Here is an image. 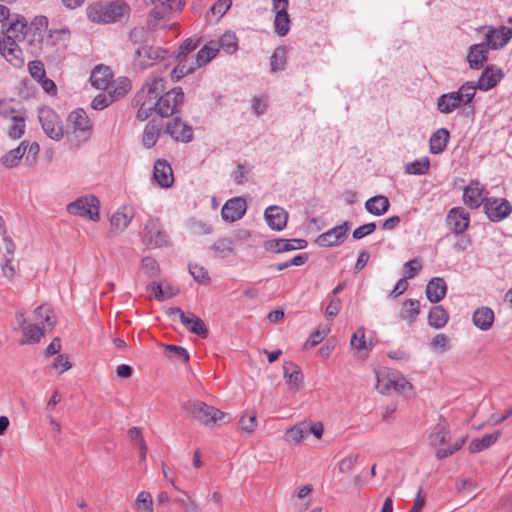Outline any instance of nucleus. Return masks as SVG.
<instances>
[{"mask_svg": "<svg viewBox=\"0 0 512 512\" xmlns=\"http://www.w3.org/2000/svg\"><path fill=\"white\" fill-rule=\"evenodd\" d=\"M477 89V82L466 81L455 92L458 94V96H460L463 106H465L473 101Z\"/></svg>", "mask_w": 512, "mask_h": 512, "instance_id": "de8ad7c7", "label": "nucleus"}, {"mask_svg": "<svg viewBox=\"0 0 512 512\" xmlns=\"http://www.w3.org/2000/svg\"><path fill=\"white\" fill-rule=\"evenodd\" d=\"M306 437L307 431L305 430L303 423L289 428L285 433V440L294 444H299Z\"/></svg>", "mask_w": 512, "mask_h": 512, "instance_id": "5fc2aeb1", "label": "nucleus"}, {"mask_svg": "<svg viewBox=\"0 0 512 512\" xmlns=\"http://www.w3.org/2000/svg\"><path fill=\"white\" fill-rule=\"evenodd\" d=\"M184 102V92L181 87H175L158 98V115L169 118L181 111Z\"/></svg>", "mask_w": 512, "mask_h": 512, "instance_id": "423d86ee", "label": "nucleus"}, {"mask_svg": "<svg viewBox=\"0 0 512 512\" xmlns=\"http://www.w3.org/2000/svg\"><path fill=\"white\" fill-rule=\"evenodd\" d=\"M349 228L350 223L345 221L320 234L316 239V243L322 247L338 246L345 241Z\"/></svg>", "mask_w": 512, "mask_h": 512, "instance_id": "ddd939ff", "label": "nucleus"}, {"mask_svg": "<svg viewBox=\"0 0 512 512\" xmlns=\"http://www.w3.org/2000/svg\"><path fill=\"white\" fill-rule=\"evenodd\" d=\"M210 249L213 251L215 257L224 259L234 254L235 241L230 237H222L217 239Z\"/></svg>", "mask_w": 512, "mask_h": 512, "instance_id": "72a5a7b5", "label": "nucleus"}, {"mask_svg": "<svg viewBox=\"0 0 512 512\" xmlns=\"http://www.w3.org/2000/svg\"><path fill=\"white\" fill-rule=\"evenodd\" d=\"M450 437V430L448 423L443 416H440L439 422L434 427L433 431L429 436L430 444L434 447L446 443Z\"/></svg>", "mask_w": 512, "mask_h": 512, "instance_id": "2f4dec72", "label": "nucleus"}, {"mask_svg": "<svg viewBox=\"0 0 512 512\" xmlns=\"http://www.w3.org/2000/svg\"><path fill=\"white\" fill-rule=\"evenodd\" d=\"M16 33L3 34L0 39V54L14 67L20 68L24 65L23 47L15 37Z\"/></svg>", "mask_w": 512, "mask_h": 512, "instance_id": "39448f33", "label": "nucleus"}, {"mask_svg": "<svg viewBox=\"0 0 512 512\" xmlns=\"http://www.w3.org/2000/svg\"><path fill=\"white\" fill-rule=\"evenodd\" d=\"M512 38V28H508L504 25L494 28L488 27L485 35L487 46L492 50L503 48Z\"/></svg>", "mask_w": 512, "mask_h": 512, "instance_id": "a211bd4d", "label": "nucleus"}, {"mask_svg": "<svg viewBox=\"0 0 512 512\" xmlns=\"http://www.w3.org/2000/svg\"><path fill=\"white\" fill-rule=\"evenodd\" d=\"M144 92H137L132 99V106L136 107L138 105L150 107L152 111L158 114V98H153L151 96H144Z\"/></svg>", "mask_w": 512, "mask_h": 512, "instance_id": "6e6d98bb", "label": "nucleus"}, {"mask_svg": "<svg viewBox=\"0 0 512 512\" xmlns=\"http://www.w3.org/2000/svg\"><path fill=\"white\" fill-rule=\"evenodd\" d=\"M164 134H168L173 140L182 143H189L194 138L192 127L182 121L180 117H174L167 122Z\"/></svg>", "mask_w": 512, "mask_h": 512, "instance_id": "f8f14e48", "label": "nucleus"}, {"mask_svg": "<svg viewBox=\"0 0 512 512\" xmlns=\"http://www.w3.org/2000/svg\"><path fill=\"white\" fill-rule=\"evenodd\" d=\"M351 347L356 349L357 351H369L373 347L372 342H367L365 339V330L364 328H358L356 332L351 337Z\"/></svg>", "mask_w": 512, "mask_h": 512, "instance_id": "603ef678", "label": "nucleus"}, {"mask_svg": "<svg viewBox=\"0 0 512 512\" xmlns=\"http://www.w3.org/2000/svg\"><path fill=\"white\" fill-rule=\"evenodd\" d=\"M130 6L123 0L95 2L86 8L87 18L96 24L126 23L130 18Z\"/></svg>", "mask_w": 512, "mask_h": 512, "instance_id": "f03ea898", "label": "nucleus"}, {"mask_svg": "<svg viewBox=\"0 0 512 512\" xmlns=\"http://www.w3.org/2000/svg\"><path fill=\"white\" fill-rule=\"evenodd\" d=\"M390 208L389 199L384 195H376L365 202V209L374 216H382Z\"/></svg>", "mask_w": 512, "mask_h": 512, "instance_id": "7c9ffc66", "label": "nucleus"}, {"mask_svg": "<svg viewBox=\"0 0 512 512\" xmlns=\"http://www.w3.org/2000/svg\"><path fill=\"white\" fill-rule=\"evenodd\" d=\"M504 77L501 68L496 65H488L480 75L477 81V87L481 91H488L494 88Z\"/></svg>", "mask_w": 512, "mask_h": 512, "instance_id": "412c9836", "label": "nucleus"}, {"mask_svg": "<svg viewBox=\"0 0 512 512\" xmlns=\"http://www.w3.org/2000/svg\"><path fill=\"white\" fill-rule=\"evenodd\" d=\"M142 267L146 271L149 277H156L159 273L158 262L149 256L142 259Z\"/></svg>", "mask_w": 512, "mask_h": 512, "instance_id": "774afa93", "label": "nucleus"}, {"mask_svg": "<svg viewBox=\"0 0 512 512\" xmlns=\"http://www.w3.org/2000/svg\"><path fill=\"white\" fill-rule=\"evenodd\" d=\"M131 89V81L127 77L116 79L111 85H108V93L116 100L124 97Z\"/></svg>", "mask_w": 512, "mask_h": 512, "instance_id": "a18cd8bd", "label": "nucleus"}, {"mask_svg": "<svg viewBox=\"0 0 512 512\" xmlns=\"http://www.w3.org/2000/svg\"><path fill=\"white\" fill-rule=\"evenodd\" d=\"M111 73L108 67L103 65L96 66L90 76L91 84L98 89H107Z\"/></svg>", "mask_w": 512, "mask_h": 512, "instance_id": "ea45409f", "label": "nucleus"}, {"mask_svg": "<svg viewBox=\"0 0 512 512\" xmlns=\"http://www.w3.org/2000/svg\"><path fill=\"white\" fill-rule=\"evenodd\" d=\"M239 425L245 432H254L257 427L256 414H244L239 420Z\"/></svg>", "mask_w": 512, "mask_h": 512, "instance_id": "0e129e2a", "label": "nucleus"}, {"mask_svg": "<svg viewBox=\"0 0 512 512\" xmlns=\"http://www.w3.org/2000/svg\"><path fill=\"white\" fill-rule=\"evenodd\" d=\"M426 297L431 303H438L445 298L447 284L441 277H433L426 286Z\"/></svg>", "mask_w": 512, "mask_h": 512, "instance_id": "393cba45", "label": "nucleus"}, {"mask_svg": "<svg viewBox=\"0 0 512 512\" xmlns=\"http://www.w3.org/2000/svg\"><path fill=\"white\" fill-rule=\"evenodd\" d=\"M420 313V302L416 299H407L400 310V318L414 323Z\"/></svg>", "mask_w": 512, "mask_h": 512, "instance_id": "37998d69", "label": "nucleus"}, {"mask_svg": "<svg viewBox=\"0 0 512 512\" xmlns=\"http://www.w3.org/2000/svg\"><path fill=\"white\" fill-rule=\"evenodd\" d=\"M217 46L228 54H234L238 49V39L233 32H226L219 39Z\"/></svg>", "mask_w": 512, "mask_h": 512, "instance_id": "8fccbe9b", "label": "nucleus"}, {"mask_svg": "<svg viewBox=\"0 0 512 512\" xmlns=\"http://www.w3.org/2000/svg\"><path fill=\"white\" fill-rule=\"evenodd\" d=\"M99 205L97 197H80L67 206V211L76 216L88 218L92 221L99 220Z\"/></svg>", "mask_w": 512, "mask_h": 512, "instance_id": "6e6552de", "label": "nucleus"}, {"mask_svg": "<svg viewBox=\"0 0 512 512\" xmlns=\"http://www.w3.org/2000/svg\"><path fill=\"white\" fill-rule=\"evenodd\" d=\"M484 213L491 222H500L512 213V204L504 198H486L483 206Z\"/></svg>", "mask_w": 512, "mask_h": 512, "instance_id": "9d476101", "label": "nucleus"}, {"mask_svg": "<svg viewBox=\"0 0 512 512\" xmlns=\"http://www.w3.org/2000/svg\"><path fill=\"white\" fill-rule=\"evenodd\" d=\"M450 139V133L446 128H439L432 133L429 139V151L431 154H441Z\"/></svg>", "mask_w": 512, "mask_h": 512, "instance_id": "c85d7f7f", "label": "nucleus"}, {"mask_svg": "<svg viewBox=\"0 0 512 512\" xmlns=\"http://www.w3.org/2000/svg\"><path fill=\"white\" fill-rule=\"evenodd\" d=\"M38 119L44 133L52 140L59 141L63 138V125L60 117L49 107H42L38 111Z\"/></svg>", "mask_w": 512, "mask_h": 512, "instance_id": "0eeeda50", "label": "nucleus"}, {"mask_svg": "<svg viewBox=\"0 0 512 512\" xmlns=\"http://www.w3.org/2000/svg\"><path fill=\"white\" fill-rule=\"evenodd\" d=\"M142 243L149 249L168 246L169 236L158 218L149 217L141 233Z\"/></svg>", "mask_w": 512, "mask_h": 512, "instance_id": "20e7f679", "label": "nucleus"}, {"mask_svg": "<svg viewBox=\"0 0 512 512\" xmlns=\"http://www.w3.org/2000/svg\"><path fill=\"white\" fill-rule=\"evenodd\" d=\"M70 30L68 28L61 29H53L47 30L46 32V50L49 51L50 48L58 45L61 42H64L69 39Z\"/></svg>", "mask_w": 512, "mask_h": 512, "instance_id": "c03bdc74", "label": "nucleus"}, {"mask_svg": "<svg viewBox=\"0 0 512 512\" xmlns=\"http://www.w3.org/2000/svg\"><path fill=\"white\" fill-rule=\"evenodd\" d=\"M489 47L486 43L474 44L469 48L467 54V61L469 67L473 70H479L484 67V64L488 60Z\"/></svg>", "mask_w": 512, "mask_h": 512, "instance_id": "4be33fe9", "label": "nucleus"}, {"mask_svg": "<svg viewBox=\"0 0 512 512\" xmlns=\"http://www.w3.org/2000/svg\"><path fill=\"white\" fill-rule=\"evenodd\" d=\"M146 5H153V9L150 11V16L156 20L165 19L169 14V5L165 0H144Z\"/></svg>", "mask_w": 512, "mask_h": 512, "instance_id": "09e8293b", "label": "nucleus"}, {"mask_svg": "<svg viewBox=\"0 0 512 512\" xmlns=\"http://www.w3.org/2000/svg\"><path fill=\"white\" fill-rule=\"evenodd\" d=\"M28 146L27 141H22L20 145L9 152L1 158V163L7 168H14L19 164V161L23 158L26 153Z\"/></svg>", "mask_w": 512, "mask_h": 512, "instance_id": "4c0bfd02", "label": "nucleus"}, {"mask_svg": "<svg viewBox=\"0 0 512 512\" xmlns=\"http://www.w3.org/2000/svg\"><path fill=\"white\" fill-rule=\"evenodd\" d=\"M13 124L10 126L8 135L12 139H19L24 134L25 117L21 115L12 116Z\"/></svg>", "mask_w": 512, "mask_h": 512, "instance_id": "13d9d810", "label": "nucleus"}, {"mask_svg": "<svg viewBox=\"0 0 512 512\" xmlns=\"http://www.w3.org/2000/svg\"><path fill=\"white\" fill-rule=\"evenodd\" d=\"M500 436L501 431L497 430L493 433L485 434L481 438L473 439L468 446V450L470 453H479L492 446Z\"/></svg>", "mask_w": 512, "mask_h": 512, "instance_id": "c9c22d12", "label": "nucleus"}, {"mask_svg": "<svg viewBox=\"0 0 512 512\" xmlns=\"http://www.w3.org/2000/svg\"><path fill=\"white\" fill-rule=\"evenodd\" d=\"M48 19L46 16H36L30 24L22 20H11L8 24V33H16L15 37L22 47L32 56H40L47 53L46 32Z\"/></svg>", "mask_w": 512, "mask_h": 512, "instance_id": "f257e3e1", "label": "nucleus"}, {"mask_svg": "<svg viewBox=\"0 0 512 512\" xmlns=\"http://www.w3.org/2000/svg\"><path fill=\"white\" fill-rule=\"evenodd\" d=\"M135 504L138 512H154L152 495L148 491H141L137 495Z\"/></svg>", "mask_w": 512, "mask_h": 512, "instance_id": "4d7b16f0", "label": "nucleus"}, {"mask_svg": "<svg viewBox=\"0 0 512 512\" xmlns=\"http://www.w3.org/2000/svg\"><path fill=\"white\" fill-rule=\"evenodd\" d=\"M446 223L454 234L461 235L469 227L470 214L463 207H453L446 216Z\"/></svg>", "mask_w": 512, "mask_h": 512, "instance_id": "4468645a", "label": "nucleus"}, {"mask_svg": "<svg viewBox=\"0 0 512 512\" xmlns=\"http://www.w3.org/2000/svg\"><path fill=\"white\" fill-rule=\"evenodd\" d=\"M74 131L88 132L91 129L89 118L83 109L72 111L68 116Z\"/></svg>", "mask_w": 512, "mask_h": 512, "instance_id": "79ce46f5", "label": "nucleus"}, {"mask_svg": "<svg viewBox=\"0 0 512 512\" xmlns=\"http://www.w3.org/2000/svg\"><path fill=\"white\" fill-rule=\"evenodd\" d=\"M377 389L381 393H387L392 387L398 392H404L407 388H411V384L403 377L397 378H388L387 380H383L380 376H377Z\"/></svg>", "mask_w": 512, "mask_h": 512, "instance_id": "473e14b6", "label": "nucleus"}, {"mask_svg": "<svg viewBox=\"0 0 512 512\" xmlns=\"http://www.w3.org/2000/svg\"><path fill=\"white\" fill-rule=\"evenodd\" d=\"M200 44V40H194L192 38H187L179 47L176 59H183V57H188V55L193 52Z\"/></svg>", "mask_w": 512, "mask_h": 512, "instance_id": "052dcab7", "label": "nucleus"}, {"mask_svg": "<svg viewBox=\"0 0 512 512\" xmlns=\"http://www.w3.org/2000/svg\"><path fill=\"white\" fill-rule=\"evenodd\" d=\"M169 314L170 315H172V314L179 315L181 323L185 326V328L189 332L196 334L203 339L208 337L209 332H208V329H207L205 323L203 322V320L201 318L196 316L194 313H192V312L185 313L184 311H182L181 308L173 307V308H170Z\"/></svg>", "mask_w": 512, "mask_h": 512, "instance_id": "9b49d317", "label": "nucleus"}, {"mask_svg": "<svg viewBox=\"0 0 512 512\" xmlns=\"http://www.w3.org/2000/svg\"><path fill=\"white\" fill-rule=\"evenodd\" d=\"M189 273L192 275L195 281L199 283H206L209 281V276L204 267L198 264L189 265Z\"/></svg>", "mask_w": 512, "mask_h": 512, "instance_id": "69168bd1", "label": "nucleus"}, {"mask_svg": "<svg viewBox=\"0 0 512 512\" xmlns=\"http://www.w3.org/2000/svg\"><path fill=\"white\" fill-rule=\"evenodd\" d=\"M16 321L18 329L23 333L22 344H34L40 341L41 337L44 336V328L39 324H26V318L24 313H16Z\"/></svg>", "mask_w": 512, "mask_h": 512, "instance_id": "dca6fc26", "label": "nucleus"}, {"mask_svg": "<svg viewBox=\"0 0 512 512\" xmlns=\"http://www.w3.org/2000/svg\"><path fill=\"white\" fill-rule=\"evenodd\" d=\"M115 99L111 94H98L91 102V107L94 110H103L113 103Z\"/></svg>", "mask_w": 512, "mask_h": 512, "instance_id": "e2e57ef3", "label": "nucleus"}, {"mask_svg": "<svg viewBox=\"0 0 512 512\" xmlns=\"http://www.w3.org/2000/svg\"><path fill=\"white\" fill-rule=\"evenodd\" d=\"M265 220L268 226L275 231H282L288 221V213L280 206L272 205L265 209Z\"/></svg>", "mask_w": 512, "mask_h": 512, "instance_id": "aec40b11", "label": "nucleus"}, {"mask_svg": "<svg viewBox=\"0 0 512 512\" xmlns=\"http://www.w3.org/2000/svg\"><path fill=\"white\" fill-rule=\"evenodd\" d=\"M430 168L428 157L417 159L406 165L405 172L411 175H425Z\"/></svg>", "mask_w": 512, "mask_h": 512, "instance_id": "3c124183", "label": "nucleus"}, {"mask_svg": "<svg viewBox=\"0 0 512 512\" xmlns=\"http://www.w3.org/2000/svg\"><path fill=\"white\" fill-rule=\"evenodd\" d=\"M449 321V314L441 305L433 306L428 314V324L435 328L441 329L446 326Z\"/></svg>", "mask_w": 512, "mask_h": 512, "instance_id": "e433bc0d", "label": "nucleus"}, {"mask_svg": "<svg viewBox=\"0 0 512 512\" xmlns=\"http://www.w3.org/2000/svg\"><path fill=\"white\" fill-rule=\"evenodd\" d=\"M405 276L406 279L414 278L418 272L422 269V263L419 258H414L409 260L404 264Z\"/></svg>", "mask_w": 512, "mask_h": 512, "instance_id": "680f3d73", "label": "nucleus"}, {"mask_svg": "<svg viewBox=\"0 0 512 512\" xmlns=\"http://www.w3.org/2000/svg\"><path fill=\"white\" fill-rule=\"evenodd\" d=\"M34 316L37 320H40L42 324H47L48 327H53L55 320L53 310L49 305H41L34 311Z\"/></svg>", "mask_w": 512, "mask_h": 512, "instance_id": "864d4df0", "label": "nucleus"}, {"mask_svg": "<svg viewBox=\"0 0 512 512\" xmlns=\"http://www.w3.org/2000/svg\"><path fill=\"white\" fill-rule=\"evenodd\" d=\"M275 11L274 28L279 36H285L290 29V17L288 15V0H272Z\"/></svg>", "mask_w": 512, "mask_h": 512, "instance_id": "f3484780", "label": "nucleus"}, {"mask_svg": "<svg viewBox=\"0 0 512 512\" xmlns=\"http://www.w3.org/2000/svg\"><path fill=\"white\" fill-rule=\"evenodd\" d=\"M474 325L482 331L489 330L494 322V312L487 306L477 308L472 316Z\"/></svg>", "mask_w": 512, "mask_h": 512, "instance_id": "c756f323", "label": "nucleus"}, {"mask_svg": "<svg viewBox=\"0 0 512 512\" xmlns=\"http://www.w3.org/2000/svg\"><path fill=\"white\" fill-rule=\"evenodd\" d=\"M149 37V31L145 27H135L130 30L128 39L133 44H144L147 43Z\"/></svg>", "mask_w": 512, "mask_h": 512, "instance_id": "bf43d9fd", "label": "nucleus"}, {"mask_svg": "<svg viewBox=\"0 0 512 512\" xmlns=\"http://www.w3.org/2000/svg\"><path fill=\"white\" fill-rule=\"evenodd\" d=\"M167 51L152 45H142L135 50L134 65L141 70L152 67L166 57Z\"/></svg>", "mask_w": 512, "mask_h": 512, "instance_id": "1a4fd4ad", "label": "nucleus"}, {"mask_svg": "<svg viewBox=\"0 0 512 512\" xmlns=\"http://www.w3.org/2000/svg\"><path fill=\"white\" fill-rule=\"evenodd\" d=\"M247 210V203L241 197L229 199L222 207L221 216L226 222H235L241 219Z\"/></svg>", "mask_w": 512, "mask_h": 512, "instance_id": "6ab92c4d", "label": "nucleus"}, {"mask_svg": "<svg viewBox=\"0 0 512 512\" xmlns=\"http://www.w3.org/2000/svg\"><path fill=\"white\" fill-rule=\"evenodd\" d=\"M462 105L461 98L455 91L440 95L436 102V108L442 114H451Z\"/></svg>", "mask_w": 512, "mask_h": 512, "instance_id": "a878e982", "label": "nucleus"}, {"mask_svg": "<svg viewBox=\"0 0 512 512\" xmlns=\"http://www.w3.org/2000/svg\"><path fill=\"white\" fill-rule=\"evenodd\" d=\"M219 52V48L217 46V43L215 42H209L208 44L204 45L194 56L195 65L200 68L202 66H205L208 64L213 58L216 57L217 53Z\"/></svg>", "mask_w": 512, "mask_h": 512, "instance_id": "58836bf2", "label": "nucleus"}, {"mask_svg": "<svg viewBox=\"0 0 512 512\" xmlns=\"http://www.w3.org/2000/svg\"><path fill=\"white\" fill-rule=\"evenodd\" d=\"M164 91V80L157 76L149 77L142 88L138 92H144V96H151L153 98L161 97V93Z\"/></svg>", "mask_w": 512, "mask_h": 512, "instance_id": "a19ab883", "label": "nucleus"}, {"mask_svg": "<svg viewBox=\"0 0 512 512\" xmlns=\"http://www.w3.org/2000/svg\"><path fill=\"white\" fill-rule=\"evenodd\" d=\"M133 214L128 213L126 206L119 207L110 219L111 227L113 230L123 232L130 222L132 221Z\"/></svg>", "mask_w": 512, "mask_h": 512, "instance_id": "f704fd0d", "label": "nucleus"}, {"mask_svg": "<svg viewBox=\"0 0 512 512\" xmlns=\"http://www.w3.org/2000/svg\"><path fill=\"white\" fill-rule=\"evenodd\" d=\"M486 198L483 197V190L478 183H471L465 187L463 192V202L471 209H477L484 206Z\"/></svg>", "mask_w": 512, "mask_h": 512, "instance_id": "cd10ccee", "label": "nucleus"}, {"mask_svg": "<svg viewBox=\"0 0 512 512\" xmlns=\"http://www.w3.org/2000/svg\"><path fill=\"white\" fill-rule=\"evenodd\" d=\"M283 376L291 390L298 391L303 382L301 368L293 362H285L283 365Z\"/></svg>", "mask_w": 512, "mask_h": 512, "instance_id": "bb28decb", "label": "nucleus"}, {"mask_svg": "<svg viewBox=\"0 0 512 512\" xmlns=\"http://www.w3.org/2000/svg\"><path fill=\"white\" fill-rule=\"evenodd\" d=\"M181 409L188 419L197 421L204 426L215 425L225 417L224 412L198 399L183 402Z\"/></svg>", "mask_w": 512, "mask_h": 512, "instance_id": "7ed1b4c3", "label": "nucleus"}, {"mask_svg": "<svg viewBox=\"0 0 512 512\" xmlns=\"http://www.w3.org/2000/svg\"><path fill=\"white\" fill-rule=\"evenodd\" d=\"M166 350L169 352L170 357L181 360L184 363L188 362L189 360L188 351L184 347L177 345H166Z\"/></svg>", "mask_w": 512, "mask_h": 512, "instance_id": "338daca9", "label": "nucleus"}, {"mask_svg": "<svg viewBox=\"0 0 512 512\" xmlns=\"http://www.w3.org/2000/svg\"><path fill=\"white\" fill-rule=\"evenodd\" d=\"M286 64V48L283 46L277 47L270 57V71L276 73L284 70Z\"/></svg>", "mask_w": 512, "mask_h": 512, "instance_id": "49530a36", "label": "nucleus"}, {"mask_svg": "<svg viewBox=\"0 0 512 512\" xmlns=\"http://www.w3.org/2000/svg\"><path fill=\"white\" fill-rule=\"evenodd\" d=\"M308 245L305 239L293 238V239H271L264 242V248L266 251L273 253H282L293 250H300L306 248Z\"/></svg>", "mask_w": 512, "mask_h": 512, "instance_id": "2eb2a0df", "label": "nucleus"}, {"mask_svg": "<svg viewBox=\"0 0 512 512\" xmlns=\"http://www.w3.org/2000/svg\"><path fill=\"white\" fill-rule=\"evenodd\" d=\"M163 133L164 128L162 122L155 119L150 120L143 131V146L148 149L154 147Z\"/></svg>", "mask_w": 512, "mask_h": 512, "instance_id": "b1692460", "label": "nucleus"}, {"mask_svg": "<svg viewBox=\"0 0 512 512\" xmlns=\"http://www.w3.org/2000/svg\"><path fill=\"white\" fill-rule=\"evenodd\" d=\"M153 177L162 188H169L173 184V171L170 164L158 159L154 164Z\"/></svg>", "mask_w": 512, "mask_h": 512, "instance_id": "5701e85b", "label": "nucleus"}]
</instances>
